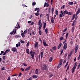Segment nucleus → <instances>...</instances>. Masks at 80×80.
<instances>
[{
    "label": "nucleus",
    "instance_id": "nucleus-1",
    "mask_svg": "<svg viewBox=\"0 0 80 80\" xmlns=\"http://www.w3.org/2000/svg\"><path fill=\"white\" fill-rule=\"evenodd\" d=\"M43 67L42 68V70H47L48 68L47 66V65L45 64H44L43 65Z\"/></svg>",
    "mask_w": 80,
    "mask_h": 80
},
{
    "label": "nucleus",
    "instance_id": "nucleus-2",
    "mask_svg": "<svg viewBox=\"0 0 80 80\" xmlns=\"http://www.w3.org/2000/svg\"><path fill=\"white\" fill-rule=\"evenodd\" d=\"M43 45L44 46V47H47V46H48V45L47 44V42H46V41L44 39L43 40Z\"/></svg>",
    "mask_w": 80,
    "mask_h": 80
},
{
    "label": "nucleus",
    "instance_id": "nucleus-3",
    "mask_svg": "<svg viewBox=\"0 0 80 80\" xmlns=\"http://www.w3.org/2000/svg\"><path fill=\"white\" fill-rule=\"evenodd\" d=\"M73 53V52L72 51H71L69 54L68 55V59H70V58L71 57V56H72V54Z\"/></svg>",
    "mask_w": 80,
    "mask_h": 80
},
{
    "label": "nucleus",
    "instance_id": "nucleus-4",
    "mask_svg": "<svg viewBox=\"0 0 80 80\" xmlns=\"http://www.w3.org/2000/svg\"><path fill=\"white\" fill-rule=\"evenodd\" d=\"M78 45H77L76 46L75 48V53H76L77 52V50H78Z\"/></svg>",
    "mask_w": 80,
    "mask_h": 80
},
{
    "label": "nucleus",
    "instance_id": "nucleus-5",
    "mask_svg": "<svg viewBox=\"0 0 80 80\" xmlns=\"http://www.w3.org/2000/svg\"><path fill=\"white\" fill-rule=\"evenodd\" d=\"M67 48V43H65L63 47V50H66Z\"/></svg>",
    "mask_w": 80,
    "mask_h": 80
},
{
    "label": "nucleus",
    "instance_id": "nucleus-6",
    "mask_svg": "<svg viewBox=\"0 0 80 80\" xmlns=\"http://www.w3.org/2000/svg\"><path fill=\"white\" fill-rule=\"evenodd\" d=\"M49 7V4L48 3V2H45L44 3V7Z\"/></svg>",
    "mask_w": 80,
    "mask_h": 80
},
{
    "label": "nucleus",
    "instance_id": "nucleus-7",
    "mask_svg": "<svg viewBox=\"0 0 80 80\" xmlns=\"http://www.w3.org/2000/svg\"><path fill=\"white\" fill-rule=\"evenodd\" d=\"M17 50L16 48H13L12 49V52H16V51H17Z\"/></svg>",
    "mask_w": 80,
    "mask_h": 80
},
{
    "label": "nucleus",
    "instance_id": "nucleus-8",
    "mask_svg": "<svg viewBox=\"0 0 80 80\" xmlns=\"http://www.w3.org/2000/svg\"><path fill=\"white\" fill-rule=\"evenodd\" d=\"M17 24L18 25H16V26H15V28H17L18 29V28H20V25H19V24H18V22H17Z\"/></svg>",
    "mask_w": 80,
    "mask_h": 80
},
{
    "label": "nucleus",
    "instance_id": "nucleus-9",
    "mask_svg": "<svg viewBox=\"0 0 80 80\" xmlns=\"http://www.w3.org/2000/svg\"><path fill=\"white\" fill-rule=\"evenodd\" d=\"M43 52L42 50L41 51V52H40V55H41V58H43Z\"/></svg>",
    "mask_w": 80,
    "mask_h": 80
},
{
    "label": "nucleus",
    "instance_id": "nucleus-10",
    "mask_svg": "<svg viewBox=\"0 0 80 80\" xmlns=\"http://www.w3.org/2000/svg\"><path fill=\"white\" fill-rule=\"evenodd\" d=\"M80 12V9L79 8L78 9L77 12H76V15H77L78 14H79Z\"/></svg>",
    "mask_w": 80,
    "mask_h": 80
},
{
    "label": "nucleus",
    "instance_id": "nucleus-11",
    "mask_svg": "<svg viewBox=\"0 0 80 80\" xmlns=\"http://www.w3.org/2000/svg\"><path fill=\"white\" fill-rule=\"evenodd\" d=\"M30 53L31 56L32 57H33L34 56V54H33V51H32V50H31L30 51Z\"/></svg>",
    "mask_w": 80,
    "mask_h": 80
},
{
    "label": "nucleus",
    "instance_id": "nucleus-12",
    "mask_svg": "<svg viewBox=\"0 0 80 80\" xmlns=\"http://www.w3.org/2000/svg\"><path fill=\"white\" fill-rule=\"evenodd\" d=\"M32 77L33 78H37V77H38V76L35 75H33L32 76Z\"/></svg>",
    "mask_w": 80,
    "mask_h": 80
},
{
    "label": "nucleus",
    "instance_id": "nucleus-13",
    "mask_svg": "<svg viewBox=\"0 0 80 80\" xmlns=\"http://www.w3.org/2000/svg\"><path fill=\"white\" fill-rule=\"evenodd\" d=\"M51 22L52 23H54V19H53V17H52L51 18Z\"/></svg>",
    "mask_w": 80,
    "mask_h": 80
},
{
    "label": "nucleus",
    "instance_id": "nucleus-14",
    "mask_svg": "<svg viewBox=\"0 0 80 80\" xmlns=\"http://www.w3.org/2000/svg\"><path fill=\"white\" fill-rule=\"evenodd\" d=\"M31 66H30L26 68L25 69V71H28V70H29L30 69Z\"/></svg>",
    "mask_w": 80,
    "mask_h": 80
},
{
    "label": "nucleus",
    "instance_id": "nucleus-15",
    "mask_svg": "<svg viewBox=\"0 0 80 80\" xmlns=\"http://www.w3.org/2000/svg\"><path fill=\"white\" fill-rule=\"evenodd\" d=\"M35 74L38 75V69H37L35 71Z\"/></svg>",
    "mask_w": 80,
    "mask_h": 80
},
{
    "label": "nucleus",
    "instance_id": "nucleus-16",
    "mask_svg": "<svg viewBox=\"0 0 80 80\" xmlns=\"http://www.w3.org/2000/svg\"><path fill=\"white\" fill-rule=\"evenodd\" d=\"M38 45V42H36L34 44V47H37Z\"/></svg>",
    "mask_w": 80,
    "mask_h": 80
},
{
    "label": "nucleus",
    "instance_id": "nucleus-17",
    "mask_svg": "<svg viewBox=\"0 0 80 80\" xmlns=\"http://www.w3.org/2000/svg\"><path fill=\"white\" fill-rule=\"evenodd\" d=\"M52 60H53V58H52V57H50L49 60V62H52Z\"/></svg>",
    "mask_w": 80,
    "mask_h": 80
},
{
    "label": "nucleus",
    "instance_id": "nucleus-18",
    "mask_svg": "<svg viewBox=\"0 0 80 80\" xmlns=\"http://www.w3.org/2000/svg\"><path fill=\"white\" fill-rule=\"evenodd\" d=\"M56 48H57V47L56 46H54L52 48V50H54L55 51V50H56Z\"/></svg>",
    "mask_w": 80,
    "mask_h": 80
},
{
    "label": "nucleus",
    "instance_id": "nucleus-19",
    "mask_svg": "<svg viewBox=\"0 0 80 80\" xmlns=\"http://www.w3.org/2000/svg\"><path fill=\"white\" fill-rule=\"evenodd\" d=\"M68 4H69V5H73V2H68Z\"/></svg>",
    "mask_w": 80,
    "mask_h": 80
},
{
    "label": "nucleus",
    "instance_id": "nucleus-20",
    "mask_svg": "<svg viewBox=\"0 0 80 80\" xmlns=\"http://www.w3.org/2000/svg\"><path fill=\"white\" fill-rule=\"evenodd\" d=\"M75 16H76V14H74L72 17V20H74V19L75 18Z\"/></svg>",
    "mask_w": 80,
    "mask_h": 80
},
{
    "label": "nucleus",
    "instance_id": "nucleus-21",
    "mask_svg": "<svg viewBox=\"0 0 80 80\" xmlns=\"http://www.w3.org/2000/svg\"><path fill=\"white\" fill-rule=\"evenodd\" d=\"M62 62H63V60H62V59H60L59 62V64L62 65Z\"/></svg>",
    "mask_w": 80,
    "mask_h": 80
},
{
    "label": "nucleus",
    "instance_id": "nucleus-22",
    "mask_svg": "<svg viewBox=\"0 0 80 80\" xmlns=\"http://www.w3.org/2000/svg\"><path fill=\"white\" fill-rule=\"evenodd\" d=\"M61 46H62V43H60L58 46V49H59L61 47Z\"/></svg>",
    "mask_w": 80,
    "mask_h": 80
},
{
    "label": "nucleus",
    "instance_id": "nucleus-23",
    "mask_svg": "<svg viewBox=\"0 0 80 80\" xmlns=\"http://www.w3.org/2000/svg\"><path fill=\"white\" fill-rule=\"evenodd\" d=\"M47 25V24H46V22H45L44 23V25H43V29H45V27H46V26Z\"/></svg>",
    "mask_w": 80,
    "mask_h": 80
},
{
    "label": "nucleus",
    "instance_id": "nucleus-24",
    "mask_svg": "<svg viewBox=\"0 0 80 80\" xmlns=\"http://www.w3.org/2000/svg\"><path fill=\"white\" fill-rule=\"evenodd\" d=\"M54 9L53 8H52L51 12H52V14H53V12H54Z\"/></svg>",
    "mask_w": 80,
    "mask_h": 80
},
{
    "label": "nucleus",
    "instance_id": "nucleus-25",
    "mask_svg": "<svg viewBox=\"0 0 80 80\" xmlns=\"http://www.w3.org/2000/svg\"><path fill=\"white\" fill-rule=\"evenodd\" d=\"M42 22V21L41 20H39L38 22V26H40L41 24V23Z\"/></svg>",
    "mask_w": 80,
    "mask_h": 80
},
{
    "label": "nucleus",
    "instance_id": "nucleus-26",
    "mask_svg": "<svg viewBox=\"0 0 80 80\" xmlns=\"http://www.w3.org/2000/svg\"><path fill=\"white\" fill-rule=\"evenodd\" d=\"M26 52L28 54H30V52L29 51V49H26Z\"/></svg>",
    "mask_w": 80,
    "mask_h": 80
},
{
    "label": "nucleus",
    "instance_id": "nucleus-27",
    "mask_svg": "<svg viewBox=\"0 0 80 80\" xmlns=\"http://www.w3.org/2000/svg\"><path fill=\"white\" fill-rule=\"evenodd\" d=\"M13 30H14V34H13V35H15V34L16 33V31H17V29L16 28H15V29H13Z\"/></svg>",
    "mask_w": 80,
    "mask_h": 80
},
{
    "label": "nucleus",
    "instance_id": "nucleus-28",
    "mask_svg": "<svg viewBox=\"0 0 80 80\" xmlns=\"http://www.w3.org/2000/svg\"><path fill=\"white\" fill-rule=\"evenodd\" d=\"M42 24H41L39 25V27L38 28V30H41V28H42Z\"/></svg>",
    "mask_w": 80,
    "mask_h": 80
},
{
    "label": "nucleus",
    "instance_id": "nucleus-29",
    "mask_svg": "<svg viewBox=\"0 0 80 80\" xmlns=\"http://www.w3.org/2000/svg\"><path fill=\"white\" fill-rule=\"evenodd\" d=\"M15 37L17 38H20L21 37V36H20L19 35H16L15 36Z\"/></svg>",
    "mask_w": 80,
    "mask_h": 80
},
{
    "label": "nucleus",
    "instance_id": "nucleus-30",
    "mask_svg": "<svg viewBox=\"0 0 80 80\" xmlns=\"http://www.w3.org/2000/svg\"><path fill=\"white\" fill-rule=\"evenodd\" d=\"M75 29V26H73L72 28V33H73V32H74V29Z\"/></svg>",
    "mask_w": 80,
    "mask_h": 80
},
{
    "label": "nucleus",
    "instance_id": "nucleus-31",
    "mask_svg": "<svg viewBox=\"0 0 80 80\" xmlns=\"http://www.w3.org/2000/svg\"><path fill=\"white\" fill-rule=\"evenodd\" d=\"M72 12H67V15H72Z\"/></svg>",
    "mask_w": 80,
    "mask_h": 80
},
{
    "label": "nucleus",
    "instance_id": "nucleus-32",
    "mask_svg": "<svg viewBox=\"0 0 80 80\" xmlns=\"http://www.w3.org/2000/svg\"><path fill=\"white\" fill-rule=\"evenodd\" d=\"M28 32V30L26 29L24 31V32H23L22 33H23L24 34H25V33H27Z\"/></svg>",
    "mask_w": 80,
    "mask_h": 80
},
{
    "label": "nucleus",
    "instance_id": "nucleus-33",
    "mask_svg": "<svg viewBox=\"0 0 80 80\" xmlns=\"http://www.w3.org/2000/svg\"><path fill=\"white\" fill-rule=\"evenodd\" d=\"M63 37H61V38H60L59 39L60 41H62L63 40Z\"/></svg>",
    "mask_w": 80,
    "mask_h": 80
},
{
    "label": "nucleus",
    "instance_id": "nucleus-34",
    "mask_svg": "<svg viewBox=\"0 0 80 80\" xmlns=\"http://www.w3.org/2000/svg\"><path fill=\"white\" fill-rule=\"evenodd\" d=\"M24 34V33H23V32L21 34V36H22V37H23V38H24V37H25V35Z\"/></svg>",
    "mask_w": 80,
    "mask_h": 80
},
{
    "label": "nucleus",
    "instance_id": "nucleus-35",
    "mask_svg": "<svg viewBox=\"0 0 80 80\" xmlns=\"http://www.w3.org/2000/svg\"><path fill=\"white\" fill-rule=\"evenodd\" d=\"M66 6L65 5H63L62 7L61 8V9L62 10L63 8H64Z\"/></svg>",
    "mask_w": 80,
    "mask_h": 80
},
{
    "label": "nucleus",
    "instance_id": "nucleus-36",
    "mask_svg": "<svg viewBox=\"0 0 80 80\" xmlns=\"http://www.w3.org/2000/svg\"><path fill=\"white\" fill-rule=\"evenodd\" d=\"M55 14H56V15H58V10H56Z\"/></svg>",
    "mask_w": 80,
    "mask_h": 80
},
{
    "label": "nucleus",
    "instance_id": "nucleus-37",
    "mask_svg": "<svg viewBox=\"0 0 80 80\" xmlns=\"http://www.w3.org/2000/svg\"><path fill=\"white\" fill-rule=\"evenodd\" d=\"M68 37V33H67L66 35V38L67 39V38Z\"/></svg>",
    "mask_w": 80,
    "mask_h": 80
},
{
    "label": "nucleus",
    "instance_id": "nucleus-38",
    "mask_svg": "<svg viewBox=\"0 0 80 80\" xmlns=\"http://www.w3.org/2000/svg\"><path fill=\"white\" fill-rule=\"evenodd\" d=\"M45 32L46 33H48V29H47V28H46V29H45Z\"/></svg>",
    "mask_w": 80,
    "mask_h": 80
},
{
    "label": "nucleus",
    "instance_id": "nucleus-39",
    "mask_svg": "<svg viewBox=\"0 0 80 80\" xmlns=\"http://www.w3.org/2000/svg\"><path fill=\"white\" fill-rule=\"evenodd\" d=\"M76 21L75 20L73 22L72 24V26H74V25H75V22Z\"/></svg>",
    "mask_w": 80,
    "mask_h": 80
},
{
    "label": "nucleus",
    "instance_id": "nucleus-40",
    "mask_svg": "<svg viewBox=\"0 0 80 80\" xmlns=\"http://www.w3.org/2000/svg\"><path fill=\"white\" fill-rule=\"evenodd\" d=\"M68 65V62H67L66 65L64 66V68H66V67H67V65Z\"/></svg>",
    "mask_w": 80,
    "mask_h": 80
},
{
    "label": "nucleus",
    "instance_id": "nucleus-41",
    "mask_svg": "<svg viewBox=\"0 0 80 80\" xmlns=\"http://www.w3.org/2000/svg\"><path fill=\"white\" fill-rule=\"evenodd\" d=\"M40 9V8H35V9L34 10V11H37V10H38Z\"/></svg>",
    "mask_w": 80,
    "mask_h": 80
},
{
    "label": "nucleus",
    "instance_id": "nucleus-42",
    "mask_svg": "<svg viewBox=\"0 0 80 80\" xmlns=\"http://www.w3.org/2000/svg\"><path fill=\"white\" fill-rule=\"evenodd\" d=\"M22 65H23V66H25L26 67H27V64H26V63H25V62L22 63Z\"/></svg>",
    "mask_w": 80,
    "mask_h": 80
},
{
    "label": "nucleus",
    "instance_id": "nucleus-43",
    "mask_svg": "<svg viewBox=\"0 0 80 80\" xmlns=\"http://www.w3.org/2000/svg\"><path fill=\"white\" fill-rule=\"evenodd\" d=\"M32 34L33 35H35V31H34L33 30H32Z\"/></svg>",
    "mask_w": 80,
    "mask_h": 80
},
{
    "label": "nucleus",
    "instance_id": "nucleus-44",
    "mask_svg": "<svg viewBox=\"0 0 80 80\" xmlns=\"http://www.w3.org/2000/svg\"><path fill=\"white\" fill-rule=\"evenodd\" d=\"M67 12H68V11H67V10H66L64 11L63 13L64 14H67Z\"/></svg>",
    "mask_w": 80,
    "mask_h": 80
},
{
    "label": "nucleus",
    "instance_id": "nucleus-45",
    "mask_svg": "<svg viewBox=\"0 0 80 80\" xmlns=\"http://www.w3.org/2000/svg\"><path fill=\"white\" fill-rule=\"evenodd\" d=\"M35 15L38 16V15H40V13H35Z\"/></svg>",
    "mask_w": 80,
    "mask_h": 80
},
{
    "label": "nucleus",
    "instance_id": "nucleus-46",
    "mask_svg": "<svg viewBox=\"0 0 80 80\" xmlns=\"http://www.w3.org/2000/svg\"><path fill=\"white\" fill-rule=\"evenodd\" d=\"M13 33H14V30H13L10 33V34L12 35V34H13Z\"/></svg>",
    "mask_w": 80,
    "mask_h": 80
},
{
    "label": "nucleus",
    "instance_id": "nucleus-47",
    "mask_svg": "<svg viewBox=\"0 0 80 80\" xmlns=\"http://www.w3.org/2000/svg\"><path fill=\"white\" fill-rule=\"evenodd\" d=\"M20 42H21V43H25V42L23 41L22 40H20Z\"/></svg>",
    "mask_w": 80,
    "mask_h": 80
},
{
    "label": "nucleus",
    "instance_id": "nucleus-48",
    "mask_svg": "<svg viewBox=\"0 0 80 80\" xmlns=\"http://www.w3.org/2000/svg\"><path fill=\"white\" fill-rule=\"evenodd\" d=\"M46 16L47 17V18H49L50 17V14H46Z\"/></svg>",
    "mask_w": 80,
    "mask_h": 80
},
{
    "label": "nucleus",
    "instance_id": "nucleus-49",
    "mask_svg": "<svg viewBox=\"0 0 80 80\" xmlns=\"http://www.w3.org/2000/svg\"><path fill=\"white\" fill-rule=\"evenodd\" d=\"M53 76V74H51L49 76V78H51V77H52Z\"/></svg>",
    "mask_w": 80,
    "mask_h": 80
},
{
    "label": "nucleus",
    "instance_id": "nucleus-50",
    "mask_svg": "<svg viewBox=\"0 0 80 80\" xmlns=\"http://www.w3.org/2000/svg\"><path fill=\"white\" fill-rule=\"evenodd\" d=\"M39 40L40 42H41V43H43V42H42V40L40 38H39Z\"/></svg>",
    "mask_w": 80,
    "mask_h": 80
},
{
    "label": "nucleus",
    "instance_id": "nucleus-51",
    "mask_svg": "<svg viewBox=\"0 0 80 80\" xmlns=\"http://www.w3.org/2000/svg\"><path fill=\"white\" fill-rule=\"evenodd\" d=\"M39 33L40 35H42V31H41V30H39Z\"/></svg>",
    "mask_w": 80,
    "mask_h": 80
},
{
    "label": "nucleus",
    "instance_id": "nucleus-52",
    "mask_svg": "<svg viewBox=\"0 0 80 80\" xmlns=\"http://www.w3.org/2000/svg\"><path fill=\"white\" fill-rule=\"evenodd\" d=\"M61 65H60L59 64L57 67V68L58 69V68H60V67H61Z\"/></svg>",
    "mask_w": 80,
    "mask_h": 80
},
{
    "label": "nucleus",
    "instance_id": "nucleus-53",
    "mask_svg": "<svg viewBox=\"0 0 80 80\" xmlns=\"http://www.w3.org/2000/svg\"><path fill=\"white\" fill-rule=\"evenodd\" d=\"M6 58V56H3V60H5Z\"/></svg>",
    "mask_w": 80,
    "mask_h": 80
},
{
    "label": "nucleus",
    "instance_id": "nucleus-54",
    "mask_svg": "<svg viewBox=\"0 0 80 80\" xmlns=\"http://www.w3.org/2000/svg\"><path fill=\"white\" fill-rule=\"evenodd\" d=\"M32 6H33V5H36V2H32Z\"/></svg>",
    "mask_w": 80,
    "mask_h": 80
},
{
    "label": "nucleus",
    "instance_id": "nucleus-55",
    "mask_svg": "<svg viewBox=\"0 0 80 80\" xmlns=\"http://www.w3.org/2000/svg\"><path fill=\"white\" fill-rule=\"evenodd\" d=\"M77 64H78V63H77V62H76L74 63V66H76V67H77Z\"/></svg>",
    "mask_w": 80,
    "mask_h": 80
},
{
    "label": "nucleus",
    "instance_id": "nucleus-56",
    "mask_svg": "<svg viewBox=\"0 0 80 80\" xmlns=\"http://www.w3.org/2000/svg\"><path fill=\"white\" fill-rule=\"evenodd\" d=\"M59 17H60L62 18V17H63V15H62V14H59Z\"/></svg>",
    "mask_w": 80,
    "mask_h": 80
},
{
    "label": "nucleus",
    "instance_id": "nucleus-57",
    "mask_svg": "<svg viewBox=\"0 0 80 80\" xmlns=\"http://www.w3.org/2000/svg\"><path fill=\"white\" fill-rule=\"evenodd\" d=\"M48 11H49V13H50V11H51V8H49Z\"/></svg>",
    "mask_w": 80,
    "mask_h": 80
},
{
    "label": "nucleus",
    "instance_id": "nucleus-58",
    "mask_svg": "<svg viewBox=\"0 0 80 80\" xmlns=\"http://www.w3.org/2000/svg\"><path fill=\"white\" fill-rule=\"evenodd\" d=\"M5 67H3V68H1V70H5Z\"/></svg>",
    "mask_w": 80,
    "mask_h": 80
},
{
    "label": "nucleus",
    "instance_id": "nucleus-59",
    "mask_svg": "<svg viewBox=\"0 0 80 80\" xmlns=\"http://www.w3.org/2000/svg\"><path fill=\"white\" fill-rule=\"evenodd\" d=\"M76 67H77L76 66H73V68H72V69L75 70V68H76Z\"/></svg>",
    "mask_w": 80,
    "mask_h": 80
},
{
    "label": "nucleus",
    "instance_id": "nucleus-60",
    "mask_svg": "<svg viewBox=\"0 0 80 80\" xmlns=\"http://www.w3.org/2000/svg\"><path fill=\"white\" fill-rule=\"evenodd\" d=\"M77 18H78V16L76 15V16L75 18V20H77Z\"/></svg>",
    "mask_w": 80,
    "mask_h": 80
},
{
    "label": "nucleus",
    "instance_id": "nucleus-61",
    "mask_svg": "<svg viewBox=\"0 0 80 80\" xmlns=\"http://www.w3.org/2000/svg\"><path fill=\"white\" fill-rule=\"evenodd\" d=\"M22 75V72H20L19 74L18 77H20V76H21Z\"/></svg>",
    "mask_w": 80,
    "mask_h": 80
},
{
    "label": "nucleus",
    "instance_id": "nucleus-62",
    "mask_svg": "<svg viewBox=\"0 0 80 80\" xmlns=\"http://www.w3.org/2000/svg\"><path fill=\"white\" fill-rule=\"evenodd\" d=\"M34 23V22H32L30 24V25H33Z\"/></svg>",
    "mask_w": 80,
    "mask_h": 80
},
{
    "label": "nucleus",
    "instance_id": "nucleus-63",
    "mask_svg": "<svg viewBox=\"0 0 80 80\" xmlns=\"http://www.w3.org/2000/svg\"><path fill=\"white\" fill-rule=\"evenodd\" d=\"M32 15H31L30 17L29 18V19H31L32 18Z\"/></svg>",
    "mask_w": 80,
    "mask_h": 80
},
{
    "label": "nucleus",
    "instance_id": "nucleus-64",
    "mask_svg": "<svg viewBox=\"0 0 80 80\" xmlns=\"http://www.w3.org/2000/svg\"><path fill=\"white\" fill-rule=\"evenodd\" d=\"M10 80V77L9 76L7 80Z\"/></svg>",
    "mask_w": 80,
    "mask_h": 80
}]
</instances>
